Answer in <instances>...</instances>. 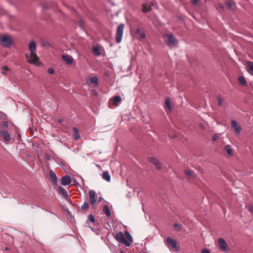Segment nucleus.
Here are the masks:
<instances>
[{
    "mask_svg": "<svg viewBox=\"0 0 253 253\" xmlns=\"http://www.w3.org/2000/svg\"><path fill=\"white\" fill-rule=\"evenodd\" d=\"M29 49L30 52V56L26 55L29 62L36 65H39L40 62L39 60V57L36 54V44L34 41L32 40L30 42Z\"/></svg>",
    "mask_w": 253,
    "mask_h": 253,
    "instance_id": "nucleus-1",
    "label": "nucleus"
},
{
    "mask_svg": "<svg viewBox=\"0 0 253 253\" xmlns=\"http://www.w3.org/2000/svg\"><path fill=\"white\" fill-rule=\"evenodd\" d=\"M0 43L4 47H10L12 44V41L8 35H3L0 36Z\"/></svg>",
    "mask_w": 253,
    "mask_h": 253,
    "instance_id": "nucleus-2",
    "label": "nucleus"
},
{
    "mask_svg": "<svg viewBox=\"0 0 253 253\" xmlns=\"http://www.w3.org/2000/svg\"><path fill=\"white\" fill-rule=\"evenodd\" d=\"M165 37L168 38L166 44L170 48H173L176 46L178 43V41L174 37L172 34H166Z\"/></svg>",
    "mask_w": 253,
    "mask_h": 253,
    "instance_id": "nucleus-3",
    "label": "nucleus"
},
{
    "mask_svg": "<svg viewBox=\"0 0 253 253\" xmlns=\"http://www.w3.org/2000/svg\"><path fill=\"white\" fill-rule=\"evenodd\" d=\"M124 24H120L117 29L116 34V42L117 43H120L122 40L123 35L124 33Z\"/></svg>",
    "mask_w": 253,
    "mask_h": 253,
    "instance_id": "nucleus-4",
    "label": "nucleus"
},
{
    "mask_svg": "<svg viewBox=\"0 0 253 253\" xmlns=\"http://www.w3.org/2000/svg\"><path fill=\"white\" fill-rule=\"evenodd\" d=\"M116 239L118 242L125 245L126 247L130 246V242H128L122 232H118L116 235Z\"/></svg>",
    "mask_w": 253,
    "mask_h": 253,
    "instance_id": "nucleus-5",
    "label": "nucleus"
},
{
    "mask_svg": "<svg viewBox=\"0 0 253 253\" xmlns=\"http://www.w3.org/2000/svg\"><path fill=\"white\" fill-rule=\"evenodd\" d=\"M218 244L220 250L223 252L228 251V245L223 238H220L218 241Z\"/></svg>",
    "mask_w": 253,
    "mask_h": 253,
    "instance_id": "nucleus-6",
    "label": "nucleus"
},
{
    "mask_svg": "<svg viewBox=\"0 0 253 253\" xmlns=\"http://www.w3.org/2000/svg\"><path fill=\"white\" fill-rule=\"evenodd\" d=\"M90 203L94 205L97 200V195L94 190H90L89 193Z\"/></svg>",
    "mask_w": 253,
    "mask_h": 253,
    "instance_id": "nucleus-7",
    "label": "nucleus"
},
{
    "mask_svg": "<svg viewBox=\"0 0 253 253\" xmlns=\"http://www.w3.org/2000/svg\"><path fill=\"white\" fill-rule=\"evenodd\" d=\"M166 241L168 246L171 247L173 249H177V243L175 240L172 239L170 237H168L167 238Z\"/></svg>",
    "mask_w": 253,
    "mask_h": 253,
    "instance_id": "nucleus-8",
    "label": "nucleus"
},
{
    "mask_svg": "<svg viewBox=\"0 0 253 253\" xmlns=\"http://www.w3.org/2000/svg\"><path fill=\"white\" fill-rule=\"evenodd\" d=\"M0 135L2 136L6 143H9L11 138L9 133L4 130H0Z\"/></svg>",
    "mask_w": 253,
    "mask_h": 253,
    "instance_id": "nucleus-9",
    "label": "nucleus"
},
{
    "mask_svg": "<svg viewBox=\"0 0 253 253\" xmlns=\"http://www.w3.org/2000/svg\"><path fill=\"white\" fill-rule=\"evenodd\" d=\"M61 58L63 61L69 65L71 64L74 60L73 58L68 54L62 55Z\"/></svg>",
    "mask_w": 253,
    "mask_h": 253,
    "instance_id": "nucleus-10",
    "label": "nucleus"
},
{
    "mask_svg": "<svg viewBox=\"0 0 253 253\" xmlns=\"http://www.w3.org/2000/svg\"><path fill=\"white\" fill-rule=\"evenodd\" d=\"M71 178L68 175L63 176L61 179V183L64 186L69 185L71 183Z\"/></svg>",
    "mask_w": 253,
    "mask_h": 253,
    "instance_id": "nucleus-11",
    "label": "nucleus"
},
{
    "mask_svg": "<svg viewBox=\"0 0 253 253\" xmlns=\"http://www.w3.org/2000/svg\"><path fill=\"white\" fill-rule=\"evenodd\" d=\"M231 125L232 127L234 128L235 132L237 134L240 133L241 127L238 125L235 120H232L231 121Z\"/></svg>",
    "mask_w": 253,
    "mask_h": 253,
    "instance_id": "nucleus-12",
    "label": "nucleus"
},
{
    "mask_svg": "<svg viewBox=\"0 0 253 253\" xmlns=\"http://www.w3.org/2000/svg\"><path fill=\"white\" fill-rule=\"evenodd\" d=\"M149 161L156 166V168L157 169L159 170L161 169V167L159 162L156 159L153 157H150L149 159Z\"/></svg>",
    "mask_w": 253,
    "mask_h": 253,
    "instance_id": "nucleus-13",
    "label": "nucleus"
},
{
    "mask_svg": "<svg viewBox=\"0 0 253 253\" xmlns=\"http://www.w3.org/2000/svg\"><path fill=\"white\" fill-rule=\"evenodd\" d=\"M60 194H61L64 197H65L68 201L71 202V199L68 197V194L66 190L62 187L60 186L58 188Z\"/></svg>",
    "mask_w": 253,
    "mask_h": 253,
    "instance_id": "nucleus-14",
    "label": "nucleus"
},
{
    "mask_svg": "<svg viewBox=\"0 0 253 253\" xmlns=\"http://www.w3.org/2000/svg\"><path fill=\"white\" fill-rule=\"evenodd\" d=\"M226 5L228 6V9L232 11L234 10L236 8V3L233 1H227Z\"/></svg>",
    "mask_w": 253,
    "mask_h": 253,
    "instance_id": "nucleus-15",
    "label": "nucleus"
},
{
    "mask_svg": "<svg viewBox=\"0 0 253 253\" xmlns=\"http://www.w3.org/2000/svg\"><path fill=\"white\" fill-rule=\"evenodd\" d=\"M102 178L107 182L111 180V176L107 170L104 171L102 173Z\"/></svg>",
    "mask_w": 253,
    "mask_h": 253,
    "instance_id": "nucleus-16",
    "label": "nucleus"
},
{
    "mask_svg": "<svg viewBox=\"0 0 253 253\" xmlns=\"http://www.w3.org/2000/svg\"><path fill=\"white\" fill-rule=\"evenodd\" d=\"M248 67V72L253 76V62L251 61H248L247 62Z\"/></svg>",
    "mask_w": 253,
    "mask_h": 253,
    "instance_id": "nucleus-17",
    "label": "nucleus"
},
{
    "mask_svg": "<svg viewBox=\"0 0 253 253\" xmlns=\"http://www.w3.org/2000/svg\"><path fill=\"white\" fill-rule=\"evenodd\" d=\"M74 131L73 137L75 140H78L80 138V133L78 129L76 127H73Z\"/></svg>",
    "mask_w": 253,
    "mask_h": 253,
    "instance_id": "nucleus-18",
    "label": "nucleus"
},
{
    "mask_svg": "<svg viewBox=\"0 0 253 253\" xmlns=\"http://www.w3.org/2000/svg\"><path fill=\"white\" fill-rule=\"evenodd\" d=\"M151 9V5L149 4L145 3L142 5V10L144 12H148Z\"/></svg>",
    "mask_w": 253,
    "mask_h": 253,
    "instance_id": "nucleus-19",
    "label": "nucleus"
},
{
    "mask_svg": "<svg viewBox=\"0 0 253 253\" xmlns=\"http://www.w3.org/2000/svg\"><path fill=\"white\" fill-rule=\"evenodd\" d=\"M103 211L107 217H110L111 215L110 209L107 205H105L103 207Z\"/></svg>",
    "mask_w": 253,
    "mask_h": 253,
    "instance_id": "nucleus-20",
    "label": "nucleus"
},
{
    "mask_svg": "<svg viewBox=\"0 0 253 253\" xmlns=\"http://www.w3.org/2000/svg\"><path fill=\"white\" fill-rule=\"evenodd\" d=\"M135 33L136 35L138 36L139 37H140L141 39H143L145 37V35L144 33L141 31L139 28L136 29Z\"/></svg>",
    "mask_w": 253,
    "mask_h": 253,
    "instance_id": "nucleus-21",
    "label": "nucleus"
},
{
    "mask_svg": "<svg viewBox=\"0 0 253 253\" xmlns=\"http://www.w3.org/2000/svg\"><path fill=\"white\" fill-rule=\"evenodd\" d=\"M93 53L97 56H100L101 52L100 51V47L98 46H94L92 47Z\"/></svg>",
    "mask_w": 253,
    "mask_h": 253,
    "instance_id": "nucleus-22",
    "label": "nucleus"
},
{
    "mask_svg": "<svg viewBox=\"0 0 253 253\" xmlns=\"http://www.w3.org/2000/svg\"><path fill=\"white\" fill-rule=\"evenodd\" d=\"M238 81L240 84L242 85H246L247 84V82L245 80V78L242 76L239 77Z\"/></svg>",
    "mask_w": 253,
    "mask_h": 253,
    "instance_id": "nucleus-23",
    "label": "nucleus"
},
{
    "mask_svg": "<svg viewBox=\"0 0 253 253\" xmlns=\"http://www.w3.org/2000/svg\"><path fill=\"white\" fill-rule=\"evenodd\" d=\"M165 103L167 108L169 109V110L171 111V103L170 99L169 97H167L165 99Z\"/></svg>",
    "mask_w": 253,
    "mask_h": 253,
    "instance_id": "nucleus-24",
    "label": "nucleus"
},
{
    "mask_svg": "<svg viewBox=\"0 0 253 253\" xmlns=\"http://www.w3.org/2000/svg\"><path fill=\"white\" fill-rule=\"evenodd\" d=\"M121 101V98L119 96H115L113 99V104L115 106H117L118 103Z\"/></svg>",
    "mask_w": 253,
    "mask_h": 253,
    "instance_id": "nucleus-25",
    "label": "nucleus"
},
{
    "mask_svg": "<svg viewBox=\"0 0 253 253\" xmlns=\"http://www.w3.org/2000/svg\"><path fill=\"white\" fill-rule=\"evenodd\" d=\"M125 235H126V238L128 240V242H129L130 243H132L133 242V239H132V237L131 236V235L130 234V233H129V232L127 230H126L125 232Z\"/></svg>",
    "mask_w": 253,
    "mask_h": 253,
    "instance_id": "nucleus-26",
    "label": "nucleus"
},
{
    "mask_svg": "<svg viewBox=\"0 0 253 253\" xmlns=\"http://www.w3.org/2000/svg\"><path fill=\"white\" fill-rule=\"evenodd\" d=\"M224 150L228 155H231L232 154V150L230 145H225L224 147Z\"/></svg>",
    "mask_w": 253,
    "mask_h": 253,
    "instance_id": "nucleus-27",
    "label": "nucleus"
},
{
    "mask_svg": "<svg viewBox=\"0 0 253 253\" xmlns=\"http://www.w3.org/2000/svg\"><path fill=\"white\" fill-rule=\"evenodd\" d=\"M90 83L97 85L98 84V80L97 77L94 76L90 78Z\"/></svg>",
    "mask_w": 253,
    "mask_h": 253,
    "instance_id": "nucleus-28",
    "label": "nucleus"
},
{
    "mask_svg": "<svg viewBox=\"0 0 253 253\" xmlns=\"http://www.w3.org/2000/svg\"><path fill=\"white\" fill-rule=\"evenodd\" d=\"M89 208L88 204L86 202H84L83 205L81 206V210L82 211H86Z\"/></svg>",
    "mask_w": 253,
    "mask_h": 253,
    "instance_id": "nucleus-29",
    "label": "nucleus"
},
{
    "mask_svg": "<svg viewBox=\"0 0 253 253\" xmlns=\"http://www.w3.org/2000/svg\"><path fill=\"white\" fill-rule=\"evenodd\" d=\"M216 98L218 101V105L219 106L222 105L223 102H224V100L220 96H217L216 97Z\"/></svg>",
    "mask_w": 253,
    "mask_h": 253,
    "instance_id": "nucleus-30",
    "label": "nucleus"
},
{
    "mask_svg": "<svg viewBox=\"0 0 253 253\" xmlns=\"http://www.w3.org/2000/svg\"><path fill=\"white\" fill-rule=\"evenodd\" d=\"M174 228L177 231H180L182 229V225L177 223L173 225Z\"/></svg>",
    "mask_w": 253,
    "mask_h": 253,
    "instance_id": "nucleus-31",
    "label": "nucleus"
},
{
    "mask_svg": "<svg viewBox=\"0 0 253 253\" xmlns=\"http://www.w3.org/2000/svg\"><path fill=\"white\" fill-rule=\"evenodd\" d=\"M8 70H9V69L7 67L4 66V67H2L1 69V73L3 75H6V72L8 71Z\"/></svg>",
    "mask_w": 253,
    "mask_h": 253,
    "instance_id": "nucleus-32",
    "label": "nucleus"
},
{
    "mask_svg": "<svg viewBox=\"0 0 253 253\" xmlns=\"http://www.w3.org/2000/svg\"><path fill=\"white\" fill-rule=\"evenodd\" d=\"M88 220H89V221H88V222L89 221H91L92 222H95V218H94V217L93 215L92 214H89L88 215Z\"/></svg>",
    "mask_w": 253,
    "mask_h": 253,
    "instance_id": "nucleus-33",
    "label": "nucleus"
},
{
    "mask_svg": "<svg viewBox=\"0 0 253 253\" xmlns=\"http://www.w3.org/2000/svg\"><path fill=\"white\" fill-rule=\"evenodd\" d=\"M49 174H50V177L53 179H56V174L52 170H50L49 171Z\"/></svg>",
    "mask_w": 253,
    "mask_h": 253,
    "instance_id": "nucleus-34",
    "label": "nucleus"
},
{
    "mask_svg": "<svg viewBox=\"0 0 253 253\" xmlns=\"http://www.w3.org/2000/svg\"><path fill=\"white\" fill-rule=\"evenodd\" d=\"M1 125L4 128H6L8 126V122L6 121H3L1 123Z\"/></svg>",
    "mask_w": 253,
    "mask_h": 253,
    "instance_id": "nucleus-35",
    "label": "nucleus"
},
{
    "mask_svg": "<svg viewBox=\"0 0 253 253\" xmlns=\"http://www.w3.org/2000/svg\"><path fill=\"white\" fill-rule=\"evenodd\" d=\"M185 173L187 176L190 177L192 175L193 172L191 170H186L185 171Z\"/></svg>",
    "mask_w": 253,
    "mask_h": 253,
    "instance_id": "nucleus-36",
    "label": "nucleus"
},
{
    "mask_svg": "<svg viewBox=\"0 0 253 253\" xmlns=\"http://www.w3.org/2000/svg\"><path fill=\"white\" fill-rule=\"evenodd\" d=\"M48 73L49 74H53L54 73V70L52 68H49L48 69Z\"/></svg>",
    "mask_w": 253,
    "mask_h": 253,
    "instance_id": "nucleus-37",
    "label": "nucleus"
},
{
    "mask_svg": "<svg viewBox=\"0 0 253 253\" xmlns=\"http://www.w3.org/2000/svg\"><path fill=\"white\" fill-rule=\"evenodd\" d=\"M200 0H192V3L194 5H197L200 2Z\"/></svg>",
    "mask_w": 253,
    "mask_h": 253,
    "instance_id": "nucleus-38",
    "label": "nucleus"
},
{
    "mask_svg": "<svg viewBox=\"0 0 253 253\" xmlns=\"http://www.w3.org/2000/svg\"><path fill=\"white\" fill-rule=\"evenodd\" d=\"M248 209L250 211L253 213V206H249L248 207Z\"/></svg>",
    "mask_w": 253,
    "mask_h": 253,
    "instance_id": "nucleus-39",
    "label": "nucleus"
},
{
    "mask_svg": "<svg viewBox=\"0 0 253 253\" xmlns=\"http://www.w3.org/2000/svg\"><path fill=\"white\" fill-rule=\"evenodd\" d=\"M201 253H210V251L207 249H204L202 252Z\"/></svg>",
    "mask_w": 253,
    "mask_h": 253,
    "instance_id": "nucleus-40",
    "label": "nucleus"
},
{
    "mask_svg": "<svg viewBox=\"0 0 253 253\" xmlns=\"http://www.w3.org/2000/svg\"><path fill=\"white\" fill-rule=\"evenodd\" d=\"M88 224H89V222L87 221H86L85 222V224H86L85 226L89 227L92 231H94L95 229L93 228L88 226Z\"/></svg>",
    "mask_w": 253,
    "mask_h": 253,
    "instance_id": "nucleus-41",
    "label": "nucleus"
},
{
    "mask_svg": "<svg viewBox=\"0 0 253 253\" xmlns=\"http://www.w3.org/2000/svg\"><path fill=\"white\" fill-rule=\"evenodd\" d=\"M217 5L218 6V7L221 9H223L224 8V6L222 4L219 3H218Z\"/></svg>",
    "mask_w": 253,
    "mask_h": 253,
    "instance_id": "nucleus-42",
    "label": "nucleus"
},
{
    "mask_svg": "<svg viewBox=\"0 0 253 253\" xmlns=\"http://www.w3.org/2000/svg\"><path fill=\"white\" fill-rule=\"evenodd\" d=\"M46 158L48 160H49L50 159L49 158V156H46Z\"/></svg>",
    "mask_w": 253,
    "mask_h": 253,
    "instance_id": "nucleus-43",
    "label": "nucleus"
},
{
    "mask_svg": "<svg viewBox=\"0 0 253 253\" xmlns=\"http://www.w3.org/2000/svg\"><path fill=\"white\" fill-rule=\"evenodd\" d=\"M58 121H59V122L61 123V122H62V120H61V119H59V120H58Z\"/></svg>",
    "mask_w": 253,
    "mask_h": 253,
    "instance_id": "nucleus-44",
    "label": "nucleus"
},
{
    "mask_svg": "<svg viewBox=\"0 0 253 253\" xmlns=\"http://www.w3.org/2000/svg\"><path fill=\"white\" fill-rule=\"evenodd\" d=\"M213 140L215 141L216 140V137H213L212 138Z\"/></svg>",
    "mask_w": 253,
    "mask_h": 253,
    "instance_id": "nucleus-45",
    "label": "nucleus"
}]
</instances>
